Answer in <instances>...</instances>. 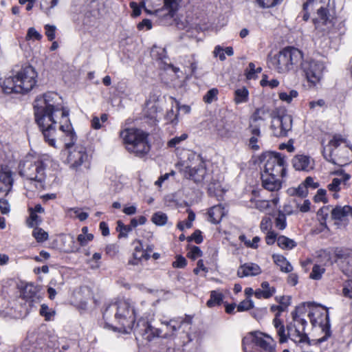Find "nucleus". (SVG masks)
I'll return each instance as SVG.
<instances>
[{"instance_id": "c756f323", "label": "nucleus", "mask_w": 352, "mask_h": 352, "mask_svg": "<svg viewBox=\"0 0 352 352\" xmlns=\"http://www.w3.org/2000/svg\"><path fill=\"white\" fill-rule=\"evenodd\" d=\"M274 262L280 267L281 272L285 273L291 272L293 267L285 256L280 254H273Z\"/></svg>"}, {"instance_id": "603ef678", "label": "nucleus", "mask_w": 352, "mask_h": 352, "mask_svg": "<svg viewBox=\"0 0 352 352\" xmlns=\"http://www.w3.org/2000/svg\"><path fill=\"white\" fill-rule=\"evenodd\" d=\"M275 225L279 230H284L286 228V217L283 213H279L275 219Z\"/></svg>"}, {"instance_id": "864d4df0", "label": "nucleus", "mask_w": 352, "mask_h": 352, "mask_svg": "<svg viewBox=\"0 0 352 352\" xmlns=\"http://www.w3.org/2000/svg\"><path fill=\"white\" fill-rule=\"evenodd\" d=\"M42 38V35L36 30L34 28H30L28 30V33L26 35V40L34 39L39 41Z\"/></svg>"}, {"instance_id": "6ab92c4d", "label": "nucleus", "mask_w": 352, "mask_h": 352, "mask_svg": "<svg viewBox=\"0 0 352 352\" xmlns=\"http://www.w3.org/2000/svg\"><path fill=\"white\" fill-rule=\"evenodd\" d=\"M13 184L12 173L9 170H0V197L6 195Z\"/></svg>"}, {"instance_id": "f704fd0d", "label": "nucleus", "mask_w": 352, "mask_h": 352, "mask_svg": "<svg viewBox=\"0 0 352 352\" xmlns=\"http://www.w3.org/2000/svg\"><path fill=\"white\" fill-rule=\"evenodd\" d=\"M223 294L217 291H212L210 292V298L207 302L208 307H213L217 305H221L223 301Z\"/></svg>"}, {"instance_id": "2eb2a0df", "label": "nucleus", "mask_w": 352, "mask_h": 352, "mask_svg": "<svg viewBox=\"0 0 352 352\" xmlns=\"http://www.w3.org/2000/svg\"><path fill=\"white\" fill-rule=\"evenodd\" d=\"M136 331L148 342H151L155 338L162 336V333L161 329L155 328L148 322H145L142 319L138 323Z\"/></svg>"}, {"instance_id": "a19ab883", "label": "nucleus", "mask_w": 352, "mask_h": 352, "mask_svg": "<svg viewBox=\"0 0 352 352\" xmlns=\"http://www.w3.org/2000/svg\"><path fill=\"white\" fill-rule=\"evenodd\" d=\"M298 96V93L296 90H291L289 93L280 92L278 94L279 98L284 102L290 103L292 100Z\"/></svg>"}, {"instance_id": "c03bdc74", "label": "nucleus", "mask_w": 352, "mask_h": 352, "mask_svg": "<svg viewBox=\"0 0 352 352\" xmlns=\"http://www.w3.org/2000/svg\"><path fill=\"white\" fill-rule=\"evenodd\" d=\"M133 227L131 226V223L130 222V224L128 226L124 225L122 222L118 221V228L117 229L120 232L119 236H124L126 237L127 236V233L132 231Z\"/></svg>"}, {"instance_id": "4468645a", "label": "nucleus", "mask_w": 352, "mask_h": 352, "mask_svg": "<svg viewBox=\"0 0 352 352\" xmlns=\"http://www.w3.org/2000/svg\"><path fill=\"white\" fill-rule=\"evenodd\" d=\"M251 335L259 352H276V343L270 335L260 331L252 332Z\"/></svg>"}, {"instance_id": "e433bc0d", "label": "nucleus", "mask_w": 352, "mask_h": 352, "mask_svg": "<svg viewBox=\"0 0 352 352\" xmlns=\"http://www.w3.org/2000/svg\"><path fill=\"white\" fill-rule=\"evenodd\" d=\"M324 272L325 268L323 266L315 264L312 267V270L309 274V278L316 280H320Z\"/></svg>"}, {"instance_id": "c85d7f7f", "label": "nucleus", "mask_w": 352, "mask_h": 352, "mask_svg": "<svg viewBox=\"0 0 352 352\" xmlns=\"http://www.w3.org/2000/svg\"><path fill=\"white\" fill-rule=\"evenodd\" d=\"M278 317L279 314H276L275 318L273 320V324L276 329L278 336H279L280 343H284L287 341L288 333H285V326Z\"/></svg>"}, {"instance_id": "0e129e2a", "label": "nucleus", "mask_w": 352, "mask_h": 352, "mask_svg": "<svg viewBox=\"0 0 352 352\" xmlns=\"http://www.w3.org/2000/svg\"><path fill=\"white\" fill-rule=\"evenodd\" d=\"M292 318H293V320L294 322V324H295L296 326V324H301L302 327L305 328V325L307 324V321L305 319L301 318L298 315L297 310H295V311L292 312Z\"/></svg>"}, {"instance_id": "052dcab7", "label": "nucleus", "mask_w": 352, "mask_h": 352, "mask_svg": "<svg viewBox=\"0 0 352 352\" xmlns=\"http://www.w3.org/2000/svg\"><path fill=\"white\" fill-rule=\"evenodd\" d=\"M342 183V180L339 178H334L331 183L328 185V188L331 191L338 192L340 190V185Z\"/></svg>"}, {"instance_id": "8fccbe9b", "label": "nucleus", "mask_w": 352, "mask_h": 352, "mask_svg": "<svg viewBox=\"0 0 352 352\" xmlns=\"http://www.w3.org/2000/svg\"><path fill=\"white\" fill-rule=\"evenodd\" d=\"M342 292L344 297L352 298V280L344 283Z\"/></svg>"}, {"instance_id": "338daca9", "label": "nucleus", "mask_w": 352, "mask_h": 352, "mask_svg": "<svg viewBox=\"0 0 352 352\" xmlns=\"http://www.w3.org/2000/svg\"><path fill=\"white\" fill-rule=\"evenodd\" d=\"M101 258V254L96 252L93 254L91 259L89 261L90 263H94L91 265L92 269H97L100 267L99 260Z\"/></svg>"}, {"instance_id": "473e14b6", "label": "nucleus", "mask_w": 352, "mask_h": 352, "mask_svg": "<svg viewBox=\"0 0 352 352\" xmlns=\"http://www.w3.org/2000/svg\"><path fill=\"white\" fill-rule=\"evenodd\" d=\"M66 214L71 218H78L80 221L86 220L89 217L88 213L82 212L81 209L78 208H68Z\"/></svg>"}, {"instance_id": "a211bd4d", "label": "nucleus", "mask_w": 352, "mask_h": 352, "mask_svg": "<svg viewBox=\"0 0 352 352\" xmlns=\"http://www.w3.org/2000/svg\"><path fill=\"white\" fill-rule=\"evenodd\" d=\"M280 177L274 176L273 173H261V181L263 187L269 191H277L282 186V181Z\"/></svg>"}, {"instance_id": "79ce46f5", "label": "nucleus", "mask_w": 352, "mask_h": 352, "mask_svg": "<svg viewBox=\"0 0 352 352\" xmlns=\"http://www.w3.org/2000/svg\"><path fill=\"white\" fill-rule=\"evenodd\" d=\"M32 235L38 242L45 241L48 238L47 232L40 228H35L33 230Z\"/></svg>"}, {"instance_id": "412c9836", "label": "nucleus", "mask_w": 352, "mask_h": 352, "mask_svg": "<svg viewBox=\"0 0 352 352\" xmlns=\"http://www.w3.org/2000/svg\"><path fill=\"white\" fill-rule=\"evenodd\" d=\"M133 244L134 245L133 258L129 261V264L137 265L140 263L142 259H149L151 257L150 254L147 253V251H144L142 243L140 240L135 241Z\"/></svg>"}, {"instance_id": "f8f14e48", "label": "nucleus", "mask_w": 352, "mask_h": 352, "mask_svg": "<svg viewBox=\"0 0 352 352\" xmlns=\"http://www.w3.org/2000/svg\"><path fill=\"white\" fill-rule=\"evenodd\" d=\"M266 158L263 173H273L274 176L282 178L285 177L286 168L284 158L278 153H270Z\"/></svg>"}, {"instance_id": "6e6d98bb", "label": "nucleus", "mask_w": 352, "mask_h": 352, "mask_svg": "<svg viewBox=\"0 0 352 352\" xmlns=\"http://www.w3.org/2000/svg\"><path fill=\"white\" fill-rule=\"evenodd\" d=\"M94 239V235L92 234H79L77 237V240L81 246L86 245L89 241Z\"/></svg>"}, {"instance_id": "13d9d810", "label": "nucleus", "mask_w": 352, "mask_h": 352, "mask_svg": "<svg viewBox=\"0 0 352 352\" xmlns=\"http://www.w3.org/2000/svg\"><path fill=\"white\" fill-rule=\"evenodd\" d=\"M45 34L50 41H53L55 38V32L56 28L55 25L47 24L45 25Z\"/></svg>"}, {"instance_id": "774afa93", "label": "nucleus", "mask_w": 352, "mask_h": 352, "mask_svg": "<svg viewBox=\"0 0 352 352\" xmlns=\"http://www.w3.org/2000/svg\"><path fill=\"white\" fill-rule=\"evenodd\" d=\"M295 191L297 195L302 197L307 196L308 193L307 186L304 183L300 184Z\"/></svg>"}, {"instance_id": "5701e85b", "label": "nucleus", "mask_w": 352, "mask_h": 352, "mask_svg": "<svg viewBox=\"0 0 352 352\" xmlns=\"http://www.w3.org/2000/svg\"><path fill=\"white\" fill-rule=\"evenodd\" d=\"M191 323L190 318H186L183 320L179 321L176 319H171L169 321L162 320L161 323L166 326V332L162 336L163 338H167L175 335V333L181 328L183 323Z\"/></svg>"}, {"instance_id": "a18cd8bd", "label": "nucleus", "mask_w": 352, "mask_h": 352, "mask_svg": "<svg viewBox=\"0 0 352 352\" xmlns=\"http://www.w3.org/2000/svg\"><path fill=\"white\" fill-rule=\"evenodd\" d=\"M254 302L250 298H246L245 300L241 301L237 306L238 311H248L250 309L253 308Z\"/></svg>"}, {"instance_id": "69168bd1", "label": "nucleus", "mask_w": 352, "mask_h": 352, "mask_svg": "<svg viewBox=\"0 0 352 352\" xmlns=\"http://www.w3.org/2000/svg\"><path fill=\"white\" fill-rule=\"evenodd\" d=\"M254 207L260 211H264L270 207L269 201L266 200L256 201Z\"/></svg>"}, {"instance_id": "f257e3e1", "label": "nucleus", "mask_w": 352, "mask_h": 352, "mask_svg": "<svg viewBox=\"0 0 352 352\" xmlns=\"http://www.w3.org/2000/svg\"><path fill=\"white\" fill-rule=\"evenodd\" d=\"M34 108L35 120L49 146L58 148L63 144L69 149L74 145L77 135L58 94L50 91L38 96Z\"/></svg>"}, {"instance_id": "dca6fc26", "label": "nucleus", "mask_w": 352, "mask_h": 352, "mask_svg": "<svg viewBox=\"0 0 352 352\" xmlns=\"http://www.w3.org/2000/svg\"><path fill=\"white\" fill-rule=\"evenodd\" d=\"M182 0H163L164 6L161 9H156L153 12L145 8L148 14H153L160 16L173 17L177 11Z\"/></svg>"}, {"instance_id": "6e6552de", "label": "nucleus", "mask_w": 352, "mask_h": 352, "mask_svg": "<svg viewBox=\"0 0 352 352\" xmlns=\"http://www.w3.org/2000/svg\"><path fill=\"white\" fill-rule=\"evenodd\" d=\"M189 164L185 167L184 175L195 183L204 181L206 175L205 163L200 155L190 152L188 156Z\"/></svg>"}, {"instance_id": "20e7f679", "label": "nucleus", "mask_w": 352, "mask_h": 352, "mask_svg": "<svg viewBox=\"0 0 352 352\" xmlns=\"http://www.w3.org/2000/svg\"><path fill=\"white\" fill-rule=\"evenodd\" d=\"M37 76V72L32 66L23 67L16 75L3 80L2 89L6 94L28 93L36 85Z\"/></svg>"}, {"instance_id": "9d476101", "label": "nucleus", "mask_w": 352, "mask_h": 352, "mask_svg": "<svg viewBox=\"0 0 352 352\" xmlns=\"http://www.w3.org/2000/svg\"><path fill=\"white\" fill-rule=\"evenodd\" d=\"M301 68L308 82L316 85L322 78L325 66L322 61L311 59L301 63Z\"/></svg>"}, {"instance_id": "ea45409f", "label": "nucleus", "mask_w": 352, "mask_h": 352, "mask_svg": "<svg viewBox=\"0 0 352 352\" xmlns=\"http://www.w3.org/2000/svg\"><path fill=\"white\" fill-rule=\"evenodd\" d=\"M208 192L210 195L214 197H221L223 195V189L219 183H210L208 185Z\"/></svg>"}, {"instance_id": "0eeeda50", "label": "nucleus", "mask_w": 352, "mask_h": 352, "mask_svg": "<svg viewBox=\"0 0 352 352\" xmlns=\"http://www.w3.org/2000/svg\"><path fill=\"white\" fill-rule=\"evenodd\" d=\"M330 0H307L303 4V10L309 6L317 10V16L314 19L316 29L322 32L327 31L332 26L331 15L327 8Z\"/></svg>"}, {"instance_id": "37998d69", "label": "nucleus", "mask_w": 352, "mask_h": 352, "mask_svg": "<svg viewBox=\"0 0 352 352\" xmlns=\"http://www.w3.org/2000/svg\"><path fill=\"white\" fill-rule=\"evenodd\" d=\"M219 90L216 88H212L207 91L206 95L204 96V101L206 103L210 104L212 102L217 100V95Z\"/></svg>"}, {"instance_id": "f3484780", "label": "nucleus", "mask_w": 352, "mask_h": 352, "mask_svg": "<svg viewBox=\"0 0 352 352\" xmlns=\"http://www.w3.org/2000/svg\"><path fill=\"white\" fill-rule=\"evenodd\" d=\"M87 159L88 155L85 148L80 146H76L73 151H70L67 157L68 163L71 167L74 168H78Z\"/></svg>"}, {"instance_id": "bb28decb", "label": "nucleus", "mask_w": 352, "mask_h": 352, "mask_svg": "<svg viewBox=\"0 0 352 352\" xmlns=\"http://www.w3.org/2000/svg\"><path fill=\"white\" fill-rule=\"evenodd\" d=\"M270 115V111L268 107L263 106L256 109L250 117V124H258V121H265Z\"/></svg>"}, {"instance_id": "7ed1b4c3", "label": "nucleus", "mask_w": 352, "mask_h": 352, "mask_svg": "<svg viewBox=\"0 0 352 352\" xmlns=\"http://www.w3.org/2000/svg\"><path fill=\"white\" fill-rule=\"evenodd\" d=\"M114 313L115 320L120 325V329L125 333L132 330L138 315V309H135L130 300H120L111 304L103 314L104 318H108Z\"/></svg>"}, {"instance_id": "4be33fe9", "label": "nucleus", "mask_w": 352, "mask_h": 352, "mask_svg": "<svg viewBox=\"0 0 352 352\" xmlns=\"http://www.w3.org/2000/svg\"><path fill=\"white\" fill-rule=\"evenodd\" d=\"M288 338L296 343H309L307 334L304 332L305 328L302 327L300 330L295 324H290L287 325Z\"/></svg>"}, {"instance_id": "b1692460", "label": "nucleus", "mask_w": 352, "mask_h": 352, "mask_svg": "<svg viewBox=\"0 0 352 352\" xmlns=\"http://www.w3.org/2000/svg\"><path fill=\"white\" fill-rule=\"evenodd\" d=\"M161 110L158 100L155 97L150 98L146 102L144 108V115L153 120L155 119L157 113Z\"/></svg>"}, {"instance_id": "cd10ccee", "label": "nucleus", "mask_w": 352, "mask_h": 352, "mask_svg": "<svg viewBox=\"0 0 352 352\" xmlns=\"http://www.w3.org/2000/svg\"><path fill=\"white\" fill-rule=\"evenodd\" d=\"M224 215V208L221 205L214 206L210 208L208 211L209 220L214 224L219 223Z\"/></svg>"}, {"instance_id": "4c0bfd02", "label": "nucleus", "mask_w": 352, "mask_h": 352, "mask_svg": "<svg viewBox=\"0 0 352 352\" xmlns=\"http://www.w3.org/2000/svg\"><path fill=\"white\" fill-rule=\"evenodd\" d=\"M261 71L262 68L261 67L256 68L254 63H250L245 70L246 78L249 80L254 79L256 78L257 74L261 73Z\"/></svg>"}, {"instance_id": "ddd939ff", "label": "nucleus", "mask_w": 352, "mask_h": 352, "mask_svg": "<svg viewBox=\"0 0 352 352\" xmlns=\"http://www.w3.org/2000/svg\"><path fill=\"white\" fill-rule=\"evenodd\" d=\"M343 142L344 139L341 135H335L327 145L329 153L327 152V149H324L323 151V155L327 161L340 166L347 164L350 161L349 158L347 157L341 155L337 157V155L333 154V149L338 148Z\"/></svg>"}, {"instance_id": "58836bf2", "label": "nucleus", "mask_w": 352, "mask_h": 352, "mask_svg": "<svg viewBox=\"0 0 352 352\" xmlns=\"http://www.w3.org/2000/svg\"><path fill=\"white\" fill-rule=\"evenodd\" d=\"M168 217L165 213L157 212L153 214L151 221L157 226H164L167 221Z\"/></svg>"}, {"instance_id": "9b49d317", "label": "nucleus", "mask_w": 352, "mask_h": 352, "mask_svg": "<svg viewBox=\"0 0 352 352\" xmlns=\"http://www.w3.org/2000/svg\"><path fill=\"white\" fill-rule=\"evenodd\" d=\"M293 126V118L289 114L272 117L270 129L274 137L283 138L288 135Z\"/></svg>"}, {"instance_id": "423d86ee", "label": "nucleus", "mask_w": 352, "mask_h": 352, "mask_svg": "<svg viewBox=\"0 0 352 352\" xmlns=\"http://www.w3.org/2000/svg\"><path fill=\"white\" fill-rule=\"evenodd\" d=\"M302 60V54L299 50L288 47L271 57L270 64L277 72L283 74L293 69Z\"/></svg>"}, {"instance_id": "09e8293b", "label": "nucleus", "mask_w": 352, "mask_h": 352, "mask_svg": "<svg viewBox=\"0 0 352 352\" xmlns=\"http://www.w3.org/2000/svg\"><path fill=\"white\" fill-rule=\"evenodd\" d=\"M275 292V289H271L267 291H263L262 289H258L254 292V295L257 298H269L274 294Z\"/></svg>"}, {"instance_id": "72a5a7b5", "label": "nucleus", "mask_w": 352, "mask_h": 352, "mask_svg": "<svg viewBox=\"0 0 352 352\" xmlns=\"http://www.w3.org/2000/svg\"><path fill=\"white\" fill-rule=\"evenodd\" d=\"M277 244L280 248L285 250H292L297 245L294 240L285 236L278 237Z\"/></svg>"}, {"instance_id": "aec40b11", "label": "nucleus", "mask_w": 352, "mask_h": 352, "mask_svg": "<svg viewBox=\"0 0 352 352\" xmlns=\"http://www.w3.org/2000/svg\"><path fill=\"white\" fill-rule=\"evenodd\" d=\"M292 164L296 170L309 171L314 168V162L307 155H297L293 158Z\"/></svg>"}, {"instance_id": "f03ea898", "label": "nucleus", "mask_w": 352, "mask_h": 352, "mask_svg": "<svg viewBox=\"0 0 352 352\" xmlns=\"http://www.w3.org/2000/svg\"><path fill=\"white\" fill-rule=\"evenodd\" d=\"M47 160L40 156H27L20 165V175L27 180L26 185L32 190L44 188Z\"/></svg>"}, {"instance_id": "5fc2aeb1", "label": "nucleus", "mask_w": 352, "mask_h": 352, "mask_svg": "<svg viewBox=\"0 0 352 352\" xmlns=\"http://www.w3.org/2000/svg\"><path fill=\"white\" fill-rule=\"evenodd\" d=\"M309 109L312 111H318L319 109L326 107L325 101L323 99H319L316 101H311L309 102Z\"/></svg>"}, {"instance_id": "bf43d9fd", "label": "nucleus", "mask_w": 352, "mask_h": 352, "mask_svg": "<svg viewBox=\"0 0 352 352\" xmlns=\"http://www.w3.org/2000/svg\"><path fill=\"white\" fill-rule=\"evenodd\" d=\"M201 255L202 252L197 246L192 247L188 253V256L192 260H195L197 258L201 256Z\"/></svg>"}, {"instance_id": "de8ad7c7", "label": "nucleus", "mask_w": 352, "mask_h": 352, "mask_svg": "<svg viewBox=\"0 0 352 352\" xmlns=\"http://www.w3.org/2000/svg\"><path fill=\"white\" fill-rule=\"evenodd\" d=\"M328 210L329 209L327 208H322L317 212L318 221H320V225L324 228H327L326 220L328 217Z\"/></svg>"}, {"instance_id": "680f3d73", "label": "nucleus", "mask_w": 352, "mask_h": 352, "mask_svg": "<svg viewBox=\"0 0 352 352\" xmlns=\"http://www.w3.org/2000/svg\"><path fill=\"white\" fill-rule=\"evenodd\" d=\"M58 3V0H52L49 3H47V6L44 8L43 5H41V8L44 10L45 13L50 16L51 14V10L55 8Z\"/></svg>"}, {"instance_id": "4d7b16f0", "label": "nucleus", "mask_w": 352, "mask_h": 352, "mask_svg": "<svg viewBox=\"0 0 352 352\" xmlns=\"http://www.w3.org/2000/svg\"><path fill=\"white\" fill-rule=\"evenodd\" d=\"M334 254L338 259H342L349 257L350 252L349 250L338 248L335 250Z\"/></svg>"}, {"instance_id": "c9c22d12", "label": "nucleus", "mask_w": 352, "mask_h": 352, "mask_svg": "<svg viewBox=\"0 0 352 352\" xmlns=\"http://www.w3.org/2000/svg\"><path fill=\"white\" fill-rule=\"evenodd\" d=\"M39 313L46 321L53 320L56 314V311L45 304L41 305Z\"/></svg>"}, {"instance_id": "e2e57ef3", "label": "nucleus", "mask_w": 352, "mask_h": 352, "mask_svg": "<svg viewBox=\"0 0 352 352\" xmlns=\"http://www.w3.org/2000/svg\"><path fill=\"white\" fill-rule=\"evenodd\" d=\"M186 259L182 256H177L175 261L173 263V266L176 268H183L186 265Z\"/></svg>"}, {"instance_id": "3c124183", "label": "nucleus", "mask_w": 352, "mask_h": 352, "mask_svg": "<svg viewBox=\"0 0 352 352\" xmlns=\"http://www.w3.org/2000/svg\"><path fill=\"white\" fill-rule=\"evenodd\" d=\"M30 212V218L27 221L28 226L29 227L33 228L37 226L41 221L40 217L37 215L36 213L34 212V211Z\"/></svg>"}, {"instance_id": "1a4fd4ad", "label": "nucleus", "mask_w": 352, "mask_h": 352, "mask_svg": "<svg viewBox=\"0 0 352 352\" xmlns=\"http://www.w3.org/2000/svg\"><path fill=\"white\" fill-rule=\"evenodd\" d=\"M310 322L314 327L318 326L324 336L318 339L317 342L321 343L325 341L331 335L330 323L328 311L320 306L313 307L309 313Z\"/></svg>"}, {"instance_id": "2f4dec72", "label": "nucleus", "mask_w": 352, "mask_h": 352, "mask_svg": "<svg viewBox=\"0 0 352 352\" xmlns=\"http://www.w3.org/2000/svg\"><path fill=\"white\" fill-rule=\"evenodd\" d=\"M249 91L245 87L239 88L234 91V102L236 104L245 103L248 101Z\"/></svg>"}, {"instance_id": "39448f33", "label": "nucleus", "mask_w": 352, "mask_h": 352, "mask_svg": "<svg viewBox=\"0 0 352 352\" xmlns=\"http://www.w3.org/2000/svg\"><path fill=\"white\" fill-rule=\"evenodd\" d=\"M126 149L138 157H143L150 151L148 134L136 129H126L120 133Z\"/></svg>"}, {"instance_id": "a878e982", "label": "nucleus", "mask_w": 352, "mask_h": 352, "mask_svg": "<svg viewBox=\"0 0 352 352\" xmlns=\"http://www.w3.org/2000/svg\"><path fill=\"white\" fill-rule=\"evenodd\" d=\"M249 130L251 133V138L249 139L248 146L254 151L259 149L258 140L261 137L260 126L258 124H250Z\"/></svg>"}, {"instance_id": "49530a36", "label": "nucleus", "mask_w": 352, "mask_h": 352, "mask_svg": "<svg viewBox=\"0 0 352 352\" xmlns=\"http://www.w3.org/2000/svg\"><path fill=\"white\" fill-rule=\"evenodd\" d=\"M187 138L188 135L186 133H183L180 136L174 137L168 142V146L170 148H175L177 145L186 140Z\"/></svg>"}, {"instance_id": "393cba45", "label": "nucleus", "mask_w": 352, "mask_h": 352, "mask_svg": "<svg viewBox=\"0 0 352 352\" xmlns=\"http://www.w3.org/2000/svg\"><path fill=\"white\" fill-rule=\"evenodd\" d=\"M260 267L254 263H245L238 269L237 275L239 277L243 278L250 276H256L261 274Z\"/></svg>"}, {"instance_id": "7c9ffc66", "label": "nucleus", "mask_w": 352, "mask_h": 352, "mask_svg": "<svg viewBox=\"0 0 352 352\" xmlns=\"http://www.w3.org/2000/svg\"><path fill=\"white\" fill-rule=\"evenodd\" d=\"M350 206H337L331 210V218L334 220L342 221L349 215Z\"/></svg>"}]
</instances>
